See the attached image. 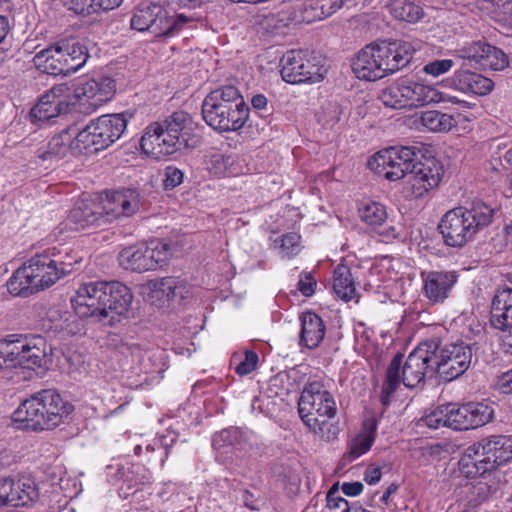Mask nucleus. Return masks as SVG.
I'll use <instances>...</instances> for the list:
<instances>
[{
    "label": "nucleus",
    "mask_w": 512,
    "mask_h": 512,
    "mask_svg": "<svg viewBox=\"0 0 512 512\" xmlns=\"http://www.w3.org/2000/svg\"><path fill=\"white\" fill-rule=\"evenodd\" d=\"M428 342L436 345L431 361L435 374H438L442 380L450 382L469 368L472 350L468 345L451 343L441 347L438 340L433 339Z\"/></svg>",
    "instance_id": "4468645a"
},
{
    "label": "nucleus",
    "mask_w": 512,
    "mask_h": 512,
    "mask_svg": "<svg viewBox=\"0 0 512 512\" xmlns=\"http://www.w3.org/2000/svg\"><path fill=\"white\" fill-rule=\"evenodd\" d=\"M242 433L238 428H228L214 435L212 444L215 448L236 446L240 444Z\"/></svg>",
    "instance_id": "3c124183"
},
{
    "label": "nucleus",
    "mask_w": 512,
    "mask_h": 512,
    "mask_svg": "<svg viewBox=\"0 0 512 512\" xmlns=\"http://www.w3.org/2000/svg\"><path fill=\"white\" fill-rule=\"evenodd\" d=\"M252 107L260 113V116H265L268 112V100L263 94H256L251 98Z\"/></svg>",
    "instance_id": "69168bd1"
},
{
    "label": "nucleus",
    "mask_w": 512,
    "mask_h": 512,
    "mask_svg": "<svg viewBox=\"0 0 512 512\" xmlns=\"http://www.w3.org/2000/svg\"><path fill=\"white\" fill-rule=\"evenodd\" d=\"M116 90L113 79H81L69 85V100L73 110L90 114L112 99Z\"/></svg>",
    "instance_id": "ddd939ff"
},
{
    "label": "nucleus",
    "mask_w": 512,
    "mask_h": 512,
    "mask_svg": "<svg viewBox=\"0 0 512 512\" xmlns=\"http://www.w3.org/2000/svg\"><path fill=\"white\" fill-rule=\"evenodd\" d=\"M159 123L165 131L166 144H169L173 153L181 149L199 146L200 137L196 133V124L188 113L174 112Z\"/></svg>",
    "instance_id": "f3484780"
},
{
    "label": "nucleus",
    "mask_w": 512,
    "mask_h": 512,
    "mask_svg": "<svg viewBox=\"0 0 512 512\" xmlns=\"http://www.w3.org/2000/svg\"><path fill=\"white\" fill-rule=\"evenodd\" d=\"M334 293L344 301H350L354 298L356 288L349 267L338 265L333 273Z\"/></svg>",
    "instance_id": "c9c22d12"
},
{
    "label": "nucleus",
    "mask_w": 512,
    "mask_h": 512,
    "mask_svg": "<svg viewBox=\"0 0 512 512\" xmlns=\"http://www.w3.org/2000/svg\"><path fill=\"white\" fill-rule=\"evenodd\" d=\"M482 442H483V447H484L485 455H486V463L485 464L488 465V469H489V471H491V470L495 469L497 466H499L497 456H495V454L493 452L490 438L482 439Z\"/></svg>",
    "instance_id": "680f3d73"
},
{
    "label": "nucleus",
    "mask_w": 512,
    "mask_h": 512,
    "mask_svg": "<svg viewBox=\"0 0 512 512\" xmlns=\"http://www.w3.org/2000/svg\"><path fill=\"white\" fill-rule=\"evenodd\" d=\"M165 131L159 122H154L146 127L140 140V146L143 152L154 158L173 154L169 144H166L164 136Z\"/></svg>",
    "instance_id": "cd10ccee"
},
{
    "label": "nucleus",
    "mask_w": 512,
    "mask_h": 512,
    "mask_svg": "<svg viewBox=\"0 0 512 512\" xmlns=\"http://www.w3.org/2000/svg\"><path fill=\"white\" fill-rule=\"evenodd\" d=\"M337 408L332 394L318 380L309 381L298 401V413L307 428L325 441L335 439L339 433L333 423Z\"/></svg>",
    "instance_id": "39448f33"
},
{
    "label": "nucleus",
    "mask_w": 512,
    "mask_h": 512,
    "mask_svg": "<svg viewBox=\"0 0 512 512\" xmlns=\"http://www.w3.org/2000/svg\"><path fill=\"white\" fill-rule=\"evenodd\" d=\"M327 73L320 57L304 50H290L281 59L282 79L290 84L318 83Z\"/></svg>",
    "instance_id": "f8f14e48"
},
{
    "label": "nucleus",
    "mask_w": 512,
    "mask_h": 512,
    "mask_svg": "<svg viewBox=\"0 0 512 512\" xmlns=\"http://www.w3.org/2000/svg\"><path fill=\"white\" fill-rule=\"evenodd\" d=\"M146 470L138 464L126 463L117 468L116 476L121 484L118 493L121 498H128L135 494L140 485H143L149 478L145 475Z\"/></svg>",
    "instance_id": "bb28decb"
},
{
    "label": "nucleus",
    "mask_w": 512,
    "mask_h": 512,
    "mask_svg": "<svg viewBox=\"0 0 512 512\" xmlns=\"http://www.w3.org/2000/svg\"><path fill=\"white\" fill-rule=\"evenodd\" d=\"M380 100L385 106L390 108H409L404 81L399 80L383 89L380 94Z\"/></svg>",
    "instance_id": "ea45409f"
},
{
    "label": "nucleus",
    "mask_w": 512,
    "mask_h": 512,
    "mask_svg": "<svg viewBox=\"0 0 512 512\" xmlns=\"http://www.w3.org/2000/svg\"><path fill=\"white\" fill-rule=\"evenodd\" d=\"M321 6V9L324 12V17H328L339 10L345 0H318Z\"/></svg>",
    "instance_id": "e2e57ef3"
},
{
    "label": "nucleus",
    "mask_w": 512,
    "mask_h": 512,
    "mask_svg": "<svg viewBox=\"0 0 512 512\" xmlns=\"http://www.w3.org/2000/svg\"><path fill=\"white\" fill-rule=\"evenodd\" d=\"M340 120V108L337 104H328L326 108L323 109L321 116H319V121L323 123L324 126L332 127Z\"/></svg>",
    "instance_id": "13d9d810"
},
{
    "label": "nucleus",
    "mask_w": 512,
    "mask_h": 512,
    "mask_svg": "<svg viewBox=\"0 0 512 512\" xmlns=\"http://www.w3.org/2000/svg\"><path fill=\"white\" fill-rule=\"evenodd\" d=\"M191 21L192 19L184 14L168 16L160 8V11L156 10V20L152 28V33L155 36L174 35L178 33L185 24Z\"/></svg>",
    "instance_id": "72a5a7b5"
},
{
    "label": "nucleus",
    "mask_w": 512,
    "mask_h": 512,
    "mask_svg": "<svg viewBox=\"0 0 512 512\" xmlns=\"http://www.w3.org/2000/svg\"><path fill=\"white\" fill-rule=\"evenodd\" d=\"M338 484H334L327 493V504L324 512H349L348 501L338 496Z\"/></svg>",
    "instance_id": "603ef678"
},
{
    "label": "nucleus",
    "mask_w": 512,
    "mask_h": 512,
    "mask_svg": "<svg viewBox=\"0 0 512 512\" xmlns=\"http://www.w3.org/2000/svg\"><path fill=\"white\" fill-rule=\"evenodd\" d=\"M406 88V94L409 102V108L436 104L441 99V91L431 85L421 82L403 79Z\"/></svg>",
    "instance_id": "c756f323"
},
{
    "label": "nucleus",
    "mask_w": 512,
    "mask_h": 512,
    "mask_svg": "<svg viewBox=\"0 0 512 512\" xmlns=\"http://www.w3.org/2000/svg\"><path fill=\"white\" fill-rule=\"evenodd\" d=\"M363 484L359 481L345 482L342 484V491L346 496L355 497L363 491Z\"/></svg>",
    "instance_id": "774afa93"
},
{
    "label": "nucleus",
    "mask_w": 512,
    "mask_h": 512,
    "mask_svg": "<svg viewBox=\"0 0 512 512\" xmlns=\"http://www.w3.org/2000/svg\"><path fill=\"white\" fill-rule=\"evenodd\" d=\"M72 229L80 230L92 226H99L105 222L101 204L94 202H81L77 204L67 218Z\"/></svg>",
    "instance_id": "393cba45"
},
{
    "label": "nucleus",
    "mask_w": 512,
    "mask_h": 512,
    "mask_svg": "<svg viewBox=\"0 0 512 512\" xmlns=\"http://www.w3.org/2000/svg\"><path fill=\"white\" fill-rule=\"evenodd\" d=\"M497 385L501 392L512 394V368L498 377Z\"/></svg>",
    "instance_id": "0e129e2a"
},
{
    "label": "nucleus",
    "mask_w": 512,
    "mask_h": 512,
    "mask_svg": "<svg viewBox=\"0 0 512 512\" xmlns=\"http://www.w3.org/2000/svg\"><path fill=\"white\" fill-rule=\"evenodd\" d=\"M447 408L441 405L430 411L420 420L421 426H426L430 429H438L440 427H448Z\"/></svg>",
    "instance_id": "8fccbe9b"
},
{
    "label": "nucleus",
    "mask_w": 512,
    "mask_h": 512,
    "mask_svg": "<svg viewBox=\"0 0 512 512\" xmlns=\"http://www.w3.org/2000/svg\"><path fill=\"white\" fill-rule=\"evenodd\" d=\"M478 5L497 22L512 27V0H479Z\"/></svg>",
    "instance_id": "58836bf2"
},
{
    "label": "nucleus",
    "mask_w": 512,
    "mask_h": 512,
    "mask_svg": "<svg viewBox=\"0 0 512 512\" xmlns=\"http://www.w3.org/2000/svg\"><path fill=\"white\" fill-rule=\"evenodd\" d=\"M69 100V85L61 83L53 86L31 109V117L38 122H45L73 110Z\"/></svg>",
    "instance_id": "a211bd4d"
},
{
    "label": "nucleus",
    "mask_w": 512,
    "mask_h": 512,
    "mask_svg": "<svg viewBox=\"0 0 512 512\" xmlns=\"http://www.w3.org/2000/svg\"><path fill=\"white\" fill-rule=\"evenodd\" d=\"M131 118L128 112L102 115L80 131L77 143L87 152L106 149L121 138Z\"/></svg>",
    "instance_id": "9d476101"
},
{
    "label": "nucleus",
    "mask_w": 512,
    "mask_h": 512,
    "mask_svg": "<svg viewBox=\"0 0 512 512\" xmlns=\"http://www.w3.org/2000/svg\"><path fill=\"white\" fill-rule=\"evenodd\" d=\"M71 271V264L58 262L48 254H37L12 274L7 289L14 296L26 297L49 288Z\"/></svg>",
    "instance_id": "423d86ee"
},
{
    "label": "nucleus",
    "mask_w": 512,
    "mask_h": 512,
    "mask_svg": "<svg viewBox=\"0 0 512 512\" xmlns=\"http://www.w3.org/2000/svg\"><path fill=\"white\" fill-rule=\"evenodd\" d=\"M377 426L373 420L363 423L361 431L353 437L348 445L345 458L352 462L363 454L367 453L375 441Z\"/></svg>",
    "instance_id": "7c9ffc66"
},
{
    "label": "nucleus",
    "mask_w": 512,
    "mask_h": 512,
    "mask_svg": "<svg viewBox=\"0 0 512 512\" xmlns=\"http://www.w3.org/2000/svg\"><path fill=\"white\" fill-rule=\"evenodd\" d=\"M205 122L219 132L237 131L248 120L249 108L239 90L226 85L211 91L202 103Z\"/></svg>",
    "instance_id": "6e6552de"
},
{
    "label": "nucleus",
    "mask_w": 512,
    "mask_h": 512,
    "mask_svg": "<svg viewBox=\"0 0 512 512\" xmlns=\"http://www.w3.org/2000/svg\"><path fill=\"white\" fill-rule=\"evenodd\" d=\"M172 255L171 246L160 241L123 248L118 255L119 265L128 271L146 272L164 267Z\"/></svg>",
    "instance_id": "9b49d317"
},
{
    "label": "nucleus",
    "mask_w": 512,
    "mask_h": 512,
    "mask_svg": "<svg viewBox=\"0 0 512 512\" xmlns=\"http://www.w3.org/2000/svg\"><path fill=\"white\" fill-rule=\"evenodd\" d=\"M142 292L152 302L156 300H175L188 297L189 288L184 280L175 277H164L150 280L142 286Z\"/></svg>",
    "instance_id": "4be33fe9"
},
{
    "label": "nucleus",
    "mask_w": 512,
    "mask_h": 512,
    "mask_svg": "<svg viewBox=\"0 0 512 512\" xmlns=\"http://www.w3.org/2000/svg\"><path fill=\"white\" fill-rule=\"evenodd\" d=\"M390 13L398 20L415 23L423 15V9L413 2L397 0L390 5Z\"/></svg>",
    "instance_id": "79ce46f5"
},
{
    "label": "nucleus",
    "mask_w": 512,
    "mask_h": 512,
    "mask_svg": "<svg viewBox=\"0 0 512 512\" xmlns=\"http://www.w3.org/2000/svg\"><path fill=\"white\" fill-rule=\"evenodd\" d=\"M469 429L481 427L491 421L494 409L488 403L469 402L466 404Z\"/></svg>",
    "instance_id": "a19ab883"
},
{
    "label": "nucleus",
    "mask_w": 512,
    "mask_h": 512,
    "mask_svg": "<svg viewBox=\"0 0 512 512\" xmlns=\"http://www.w3.org/2000/svg\"><path fill=\"white\" fill-rule=\"evenodd\" d=\"M316 286L315 279L311 276L310 273H301L300 279L298 282V289L304 296H311L315 292L314 288Z\"/></svg>",
    "instance_id": "052dcab7"
},
{
    "label": "nucleus",
    "mask_w": 512,
    "mask_h": 512,
    "mask_svg": "<svg viewBox=\"0 0 512 512\" xmlns=\"http://www.w3.org/2000/svg\"><path fill=\"white\" fill-rule=\"evenodd\" d=\"M234 158L230 155L214 154L209 162V170L215 176H233L238 173L234 167Z\"/></svg>",
    "instance_id": "c03bdc74"
},
{
    "label": "nucleus",
    "mask_w": 512,
    "mask_h": 512,
    "mask_svg": "<svg viewBox=\"0 0 512 512\" xmlns=\"http://www.w3.org/2000/svg\"><path fill=\"white\" fill-rule=\"evenodd\" d=\"M508 58L506 54L499 48L489 46L486 48V53L483 56L480 67L483 69H491L500 71L508 66Z\"/></svg>",
    "instance_id": "a18cd8bd"
},
{
    "label": "nucleus",
    "mask_w": 512,
    "mask_h": 512,
    "mask_svg": "<svg viewBox=\"0 0 512 512\" xmlns=\"http://www.w3.org/2000/svg\"><path fill=\"white\" fill-rule=\"evenodd\" d=\"M446 86L468 95L485 96L494 88V82L468 69H460L445 80Z\"/></svg>",
    "instance_id": "412c9836"
},
{
    "label": "nucleus",
    "mask_w": 512,
    "mask_h": 512,
    "mask_svg": "<svg viewBox=\"0 0 512 512\" xmlns=\"http://www.w3.org/2000/svg\"><path fill=\"white\" fill-rule=\"evenodd\" d=\"M454 66V61L451 59H438L428 62L423 66L422 71L430 76L439 77L449 72Z\"/></svg>",
    "instance_id": "864d4df0"
},
{
    "label": "nucleus",
    "mask_w": 512,
    "mask_h": 512,
    "mask_svg": "<svg viewBox=\"0 0 512 512\" xmlns=\"http://www.w3.org/2000/svg\"><path fill=\"white\" fill-rule=\"evenodd\" d=\"M81 130L76 126H70L54 135L47 143V150L42 155L44 159L48 157L62 158L68 153H83L87 149L77 143Z\"/></svg>",
    "instance_id": "b1692460"
},
{
    "label": "nucleus",
    "mask_w": 512,
    "mask_h": 512,
    "mask_svg": "<svg viewBox=\"0 0 512 512\" xmlns=\"http://www.w3.org/2000/svg\"><path fill=\"white\" fill-rule=\"evenodd\" d=\"M494 217V209L482 201H473L468 206H459L447 211L439 224L444 243L461 248L488 227Z\"/></svg>",
    "instance_id": "20e7f679"
},
{
    "label": "nucleus",
    "mask_w": 512,
    "mask_h": 512,
    "mask_svg": "<svg viewBox=\"0 0 512 512\" xmlns=\"http://www.w3.org/2000/svg\"><path fill=\"white\" fill-rule=\"evenodd\" d=\"M382 477L381 468L376 465H370L364 474V480L369 485L377 484Z\"/></svg>",
    "instance_id": "338daca9"
},
{
    "label": "nucleus",
    "mask_w": 512,
    "mask_h": 512,
    "mask_svg": "<svg viewBox=\"0 0 512 512\" xmlns=\"http://www.w3.org/2000/svg\"><path fill=\"white\" fill-rule=\"evenodd\" d=\"M488 46L489 44L480 41L471 42L464 45L457 52L460 58L473 61L480 66L483 56L486 53V48Z\"/></svg>",
    "instance_id": "09e8293b"
},
{
    "label": "nucleus",
    "mask_w": 512,
    "mask_h": 512,
    "mask_svg": "<svg viewBox=\"0 0 512 512\" xmlns=\"http://www.w3.org/2000/svg\"><path fill=\"white\" fill-rule=\"evenodd\" d=\"M423 295L432 304H442L449 298L458 281L455 271L433 270L421 274Z\"/></svg>",
    "instance_id": "aec40b11"
},
{
    "label": "nucleus",
    "mask_w": 512,
    "mask_h": 512,
    "mask_svg": "<svg viewBox=\"0 0 512 512\" xmlns=\"http://www.w3.org/2000/svg\"><path fill=\"white\" fill-rule=\"evenodd\" d=\"M130 289L121 282L95 281L81 284L71 299L75 313L81 318L104 320L123 316L132 304Z\"/></svg>",
    "instance_id": "f257e3e1"
},
{
    "label": "nucleus",
    "mask_w": 512,
    "mask_h": 512,
    "mask_svg": "<svg viewBox=\"0 0 512 512\" xmlns=\"http://www.w3.org/2000/svg\"><path fill=\"white\" fill-rule=\"evenodd\" d=\"M18 351L17 360L19 367L35 369L46 364L47 343L42 336H33L24 341L13 344Z\"/></svg>",
    "instance_id": "5701e85b"
},
{
    "label": "nucleus",
    "mask_w": 512,
    "mask_h": 512,
    "mask_svg": "<svg viewBox=\"0 0 512 512\" xmlns=\"http://www.w3.org/2000/svg\"><path fill=\"white\" fill-rule=\"evenodd\" d=\"M442 175L443 167L440 162L416 148L415 160L411 162L404 190L411 197H422L438 186Z\"/></svg>",
    "instance_id": "2eb2a0df"
},
{
    "label": "nucleus",
    "mask_w": 512,
    "mask_h": 512,
    "mask_svg": "<svg viewBox=\"0 0 512 512\" xmlns=\"http://www.w3.org/2000/svg\"><path fill=\"white\" fill-rule=\"evenodd\" d=\"M69 9L83 16L100 14L96 0H69Z\"/></svg>",
    "instance_id": "5fc2aeb1"
},
{
    "label": "nucleus",
    "mask_w": 512,
    "mask_h": 512,
    "mask_svg": "<svg viewBox=\"0 0 512 512\" xmlns=\"http://www.w3.org/2000/svg\"><path fill=\"white\" fill-rule=\"evenodd\" d=\"M73 405L56 390L45 389L25 399L13 413L17 428L30 431L51 430L73 412Z\"/></svg>",
    "instance_id": "7ed1b4c3"
},
{
    "label": "nucleus",
    "mask_w": 512,
    "mask_h": 512,
    "mask_svg": "<svg viewBox=\"0 0 512 512\" xmlns=\"http://www.w3.org/2000/svg\"><path fill=\"white\" fill-rule=\"evenodd\" d=\"M482 440L466 448L460 464L469 477L481 476L489 471Z\"/></svg>",
    "instance_id": "473e14b6"
},
{
    "label": "nucleus",
    "mask_w": 512,
    "mask_h": 512,
    "mask_svg": "<svg viewBox=\"0 0 512 512\" xmlns=\"http://www.w3.org/2000/svg\"><path fill=\"white\" fill-rule=\"evenodd\" d=\"M360 219L373 229H377L388 220L387 208L384 204L376 201H364L358 208Z\"/></svg>",
    "instance_id": "e433bc0d"
},
{
    "label": "nucleus",
    "mask_w": 512,
    "mask_h": 512,
    "mask_svg": "<svg viewBox=\"0 0 512 512\" xmlns=\"http://www.w3.org/2000/svg\"><path fill=\"white\" fill-rule=\"evenodd\" d=\"M164 175V186L166 189H173L183 181V172L174 166L166 167Z\"/></svg>",
    "instance_id": "bf43d9fd"
},
{
    "label": "nucleus",
    "mask_w": 512,
    "mask_h": 512,
    "mask_svg": "<svg viewBox=\"0 0 512 512\" xmlns=\"http://www.w3.org/2000/svg\"><path fill=\"white\" fill-rule=\"evenodd\" d=\"M270 247L277 252L282 259H291L298 255L303 249L301 236L295 232H288L277 236L270 237Z\"/></svg>",
    "instance_id": "f704fd0d"
},
{
    "label": "nucleus",
    "mask_w": 512,
    "mask_h": 512,
    "mask_svg": "<svg viewBox=\"0 0 512 512\" xmlns=\"http://www.w3.org/2000/svg\"><path fill=\"white\" fill-rule=\"evenodd\" d=\"M436 345L433 342H423L419 344L405 359L402 361V355L397 354L390 362L386 380L382 388V400L385 403L390 395L402 383L407 388L417 387L423 383L426 378L435 375L431 357L433 349Z\"/></svg>",
    "instance_id": "0eeeda50"
},
{
    "label": "nucleus",
    "mask_w": 512,
    "mask_h": 512,
    "mask_svg": "<svg viewBox=\"0 0 512 512\" xmlns=\"http://www.w3.org/2000/svg\"><path fill=\"white\" fill-rule=\"evenodd\" d=\"M258 360L256 352L246 351L244 358L236 365L235 370L239 375H248L256 369Z\"/></svg>",
    "instance_id": "4d7b16f0"
},
{
    "label": "nucleus",
    "mask_w": 512,
    "mask_h": 512,
    "mask_svg": "<svg viewBox=\"0 0 512 512\" xmlns=\"http://www.w3.org/2000/svg\"><path fill=\"white\" fill-rule=\"evenodd\" d=\"M492 449L497 456L499 465L512 460V438L509 436H494L490 438Z\"/></svg>",
    "instance_id": "de8ad7c7"
},
{
    "label": "nucleus",
    "mask_w": 512,
    "mask_h": 512,
    "mask_svg": "<svg viewBox=\"0 0 512 512\" xmlns=\"http://www.w3.org/2000/svg\"><path fill=\"white\" fill-rule=\"evenodd\" d=\"M10 506H28L39 496L34 480L29 476L10 479Z\"/></svg>",
    "instance_id": "2f4dec72"
},
{
    "label": "nucleus",
    "mask_w": 512,
    "mask_h": 512,
    "mask_svg": "<svg viewBox=\"0 0 512 512\" xmlns=\"http://www.w3.org/2000/svg\"><path fill=\"white\" fill-rule=\"evenodd\" d=\"M300 340L299 344L309 349L317 348L323 341L326 326L316 313L307 311L300 315Z\"/></svg>",
    "instance_id": "a878e982"
},
{
    "label": "nucleus",
    "mask_w": 512,
    "mask_h": 512,
    "mask_svg": "<svg viewBox=\"0 0 512 512\" xmlns=\"http://www.w3.org/2000/svg\"><path fill=\"white\" fill-rule=\"evenodd\" d=\"M156 10L160 11L158 5H147L139 8L131 18V27L138 31H150L156 20Z\"/></svg>",
    "instance_id": "37998d69"
},
{
    "label": "nucleus",
    "mask_w": 512,
    "mask_h": 512,
    "mask_svg": "<svg viewBox=\"0 0 512 512\" xmlns=\"http://www.w3.org/2000/svg\"><path fill=\"white\" fill-rule=\"evenodd\" d=\"M445 406L447 408L448 428L454 430H469L466 404L458 406L449 403Z\"/></svg>",
    "instance_id": "49530a36"
},
{
    "label": "nucleus",
    "mask_w": 512,
    "mask_h": 512,
    "mask_svg": "<svg viewBox=\"0 0 512 512\" xmlns=\"http://www.w3.org/2000/svg\"><path fill=\"white\" fill-rule=\"evenodd\" d=\"M279 15H287V20L297 23H311L325 18L318 0H304L293 5H286Z\"/></svg>",
    "instance_id": "c85d7f7f"
},
{
    "label": "nucleus",
    "mask_w": 512,
    "mask_h": 512,
    "mask_svg": "<svg viewBox=\"0 0 512 512\" xmlns=\"http://www.w3.org/2000/svg\"><path fill=\"white\" fill-rule=\"evenodd\" d=\"M420 123L432 132H448L456 125V121L452 115L437 110L422 112Z\"/></svg>",
    "instance_id": "4c0bfd02"
},
{
    "label": "nucleus",
    "mask_w": 512,
    "mask_h": 512,
    "mask_svg": "<svg viewBox=\"0 0 512 512\" xmlns=\"http://www.w3.org/2000/svg\"><path fill=\"white\" fill-rule=\"evenodd\" d=\"M88 58V49L83 41L66 38L37 52L33 57V63L44 73L66 76L81 69Z\"/></svg>",
    "instance_id": "1a4fd4ad"
},
{
    "label": "nucleus",
    "mask_w": 512,
    "mask_h": 512,
    "mask_svg": "<svg viewBox=\"0 0 512 512\" xmlns=\"http://www.w3.org/2000/svg\"><path fill=\"white\" fill-rule=\"evenodd\" d=\"M13 344H7L0 350V370L11 369L19 366L17 355Z\"/></svg>",
    "instance_id": "6e6d98bb"
},
{
    "label": "nucleus",
    "mask_w": 512,
    "mask_h": 512,
    "mask_svg": "<svg viewBox=\"0 0 512 512\" xmlns=\"http://www.w3.org/2000/svg\"><path fill=\"white\" fill-rule=\"evenodd\" d=\"M415 52L407 41L370 43L356 54L352 70L359 79L376 81L407 66Z\"/></svg>",
    "instance_id": "f03ea898"
},
{
    "label": "nucleus",
    "mask_w": 512,
    "mask_h": 512,
    "mask_svg": "<svg viewBox=\"0 0 512 512\" xmlns=\"http://www.w3.org/2000/svg\"><path fill=\"white\" fill-rule=\"evenodd\" d=\"M140 193L134 189L114 191L100 203L105 222L131 217L140 208Z\"/></svg>",
    "instance_id": "6ab92c4d"
},
{
    "label": "nucleus",
    "mask_w": 512,
    "mask_h": 512,
    "mask_svg": "<svg viewBox=\"0 0 512 512\" xmlns=\"http://www.w3.org/2000/svg\"><path fill=\"white\" fill-rule=\"evenodd\" d=\"M415 151L413 146L389 147L375 153L369 159L368 167L389 181L404 179L406 182Z\"/></svg>",
    "instance_id": "dca6fc26"
}]
</instances>
